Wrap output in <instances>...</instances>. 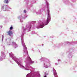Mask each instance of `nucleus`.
Here are the masks:
<instances>
[{
	"label": "nucleus",
	"mask_w": 77,
	"mask_h": 77,
	"mask_svg": "<svg viewBox=\"0 0 77 77\" xmlns=\"http://www.w3.org/2000/svg\"><path fill=\"white\" fill-rule=\"evenodd\" d=\"M49 18H50V17H49Z\"/></svg>",
	"instance_id": "16"
},
{
	"label": "nucleus",
	"mask_w": 77,
	"mask_h": 77,
	"mask_svg": "<svg viewBox=\"0 0 77 77\" xmlns=\"http://www.w3.org/2000/svg\"><path fill=\"white\" fill-rule=\"evenodd\" d=\"M28 60H29L30 63H32V60H31V58H30V57H29L28 58Z\"/></svg>",
	"instance_id": "4"
},
{
	"label": "nucleus",
	"mask_w": 77,
	"mask_h": 77,
	"mask_svg": "<svg viewBox=\"0 0 77 77\" xmlns=\"http://www.w3.org/2000/svg\"><path fill=\"white\" fill-rule=\"evenodd\" d=\"M44 45V44H43V45Z\"/></svg>",
	"instance_id": "14"
},
{
	"label": "nucleus",
	"mask_w": 77,
	"mask_h": 77,
	"mask_svg": "<svg viewBox=\"0 0 77 77\" xmlns=\"http://www.w3.org/2000/svg\"><path fill=\"white\" fill-rule=\"evenodd\" d=\"M48 14H49V13H50V11H48Z\"/></svg>",
	"instance_id": "12"
},
{
	"label": "nucleus",
	"mask_w": 77,
	"mask_h": 77,
	"mask_svg": "<svg viewBox=\"0 0 77 77\" xmlns=\"http://www.w3.org/2000/svg\"><path fill=\"white\" fill-rule=\"evenodd\" d=\"M24 12H25V13H26V10H24Z\"/></svg>",
	"instance_id": "11"
},
{
	"label": "nucleus",
	"mask_w": 77,
	"mask_h": 77,
	"mask_svg": "<svg viewBox=\"0 0 77 77\" xmlns=\"http://www.w3.org/2000/svg\"><path fill=\"white\" fill-rule=\"evenodd\" d=\"M46 72H46L45 73H46Z\"/></svg>",
	"instance_id": "15"
},
{
	"label": "nucleus",
	"mask_w": 77,
	"mask_h": 77,
	"mask_svg": "<svg viewBox=\"0 0 77 77\" xmlns=\"http://www.w3.org/2000/svg\"><path fill=\"white\" fill-rule=\"evenodd\" d=\"M4 3H7V4H8V0H4Z\"/></svg>",
	"instance_id": "5"
},
{
	"label": "nucleus",
	"mask_w": 77,
	"mask_h": 77,
	"mask_svg": "<svg viewBox=\"0 0 77 77\" xmlns=\"http://www.w3.org/2000/svg\"><path fill=\"white\" fill-rule=\"evenodd\" d=\"M7 5H3L2 6V9L3 11H6L7 10Z\"/></svg>",
	"instance_id": "1"
},
{
	"label": "nucleus",
	"mask_w": 77,
	"mask_h": 77,
	"mask_svg": "<svg viewBox=\"0 0 77 77\" xmlns=\"http://www.w3.org/2000/svg\"><path fill=\"white\" fill-rule=\"evenodd\" d=\"M47 23L46 25H47L48 23H49V19H48V18H47Z\"/></svg>",
	"instance_id": "6"
},
{
	"label": "nucleus",
	"mask_w": 77,
	"mask_h": 77,
	"mask_svg": "<svg viewBox=\"0 0 77 77\" xmlns=\"http://www.w3.org/2000/svg\"><path fill=\"white\" fill-rule=\"evenodd\" d=\"M17 64L18 65H20V63H19V62H17Z\"/></svg>",
	"instance_id": "10"
},
{
	"label": "nucleus",
	"mask_w": 77,
	"mask_h": 77,
	"mask_svg": "<svg viewBox=\"0 0 77 77\" xmlns=\"http://www.w3.org/2000/svg\"><path fill=\"white\" fill-rule=\"evenodd\" d=\"M48 75V73H45V75L44 76V77H47V75Z\"/></svg>",
	"instance_id": "7"
},
{
	"label": "nucleus",
	"mask_w": 77,
	"mask_h": 77,
	"mask_svg": "<svg viewBox=\"0 0 77 77\" xmlns=\"http://www.w3.org/2000/svg\"><path fill=\"white\" fill-rule=\"evenodd\" d=\"M44 27V23H42L40 25V28H43Z\"/></svg>",
	"instance_id": "3"
},
{
	"label": "nucleus",
	"mask_w": 77,
	"mask_h": 77,
	"mask_svg": "<svg viewBox=\"0 0 77 77\" xmlns=\"http://www.w3.org/2000/svg\"><path fill=\"white\" fill-rule=\"evenodd\" d=\"M7 33H8V35L9 36H11L12 34V32L11 31H9L8 32H7Z\"/></svg>",
	"instance_id": "2"
},
{
	"label": "nucleus",
	"mask_w": 77,
	"mask_h": 77,
	"mask_svg": "<svg viewBox=\"0 0 77 77\" xmlns=\"http://www.w3.org/2000/svg\"><path fill=\"white\" fill-rule=\"evenodd\" d=\"M22 66V67H23V66Z\"/></svg>",
	"instance_id": "13"
},
{
	"label": "nucleus",
	"mask_w": 77,
	"mask_h": 77,
	"mask_svg": "<svg viewBox=\"0 0 77 77\" xmlns=\"http://www.w3.org/2000/svg\"><path fill=\"white\" fill-rule=\"evenodd\" d=\"M12 29H13V27L11 26L10 28V30H12Z\"/></svg>",
	"instance_id": "9"
},
{
	"label": "nucleus",
	"mask_w": 77,
	"mask_h": 77,
	"mask_svg": "<svg viewBox=\"0 0 77 77\" xmlns=\"http://www.w3.org/2000/svg\"><path fill=\"white\" fill-rule=\"evenodd\" d=\"M54 75H55V77H57V74H56L55 73H54Z\"/></svg>",
	"instance_id": "8"
}]
</instances>
